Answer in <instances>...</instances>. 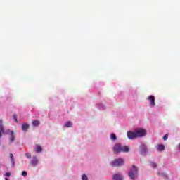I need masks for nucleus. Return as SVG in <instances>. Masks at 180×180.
<instances>
[{"label": "nucleus", "instance_id": "1", "mask_svg": "<svg viewBox=\"0 0 180 180\" xmlns=\"http://www.w3.org/2000/svg\"><path fill=\"white\" fill-rule=\"evenodd\" d=\"M130 148L128 146H122L120 143H117L113 147V151L115 154H119L120 153H129Z\"/></svg>", "mask_w": 180, "mask_h": 180}, {"label": "nucleus", "instance_id": "2", "mask_svg": "<svg viewBox=\"0 0 180 180\" xmlns=\"http://www.w3.org/2000/svg\"><path fill=\"white\" fill-rule=\"evenodd\" d=\"M139 174V168L135 165H132V167L130 169L129 172V176L131 179H135L137 178V175Z\"/></svg>", "mask_w": 180, "mask_h": 180}, {"label": "nucleus", "instance_id": "3", "mask_svg": "<svg viewBox=\"0 0 180 180\" xmlns=\"http://www.w3.org/2000/svg\"><path fill=\"white\" fill-rule=\"evenodd\" d=\"M124 164V160L122 158L115 159L111 162L112 167H120Z\"/></svg>", "mask_w": 180, "mask_h": 180}, {"label": "nucleus", "instance_id": "4", "mask_svg": "<svg viewBox=\"0 0 180 180\" xmlns=\"http://www.w3.org/2000/svg\"><path fill=\"white\" fill-rule=\"evenodd\" d=\"M135 133L136 134V138L144 137V136H146V129H142L136 130Z\"/></svg>", "mask_w": 180, "mask_h": 180}, {"label": "nucleus", "instance_id": "5", "mask_svg": "<svg viewBox=\"0 0 180 180\" xmlns=\"http://www.w3.org/2000/svg\"><path fill=\"white\" fill-rule=\"evenodd\" d=\"M6 134H8L10 136V141L11 143H13L15 141V132L13 131H11L10 129H8L6 131Z\"/></svg>", "mask_w": 180, "mask_h": 180}, {"label": "nucleus", "instance_id": "6", "mask_svg": "<svg viewBox=\"0 0 180 180\" xmlns=\"http://www.w3.org/2000/svg\"><path fill=\"white\" fill-rule=\"evenodd\" d=\"M6 134H8L10 136V141L11 143H13L15 141V132L13 131H11L10 129H8L6 131Z\"/></svg>", "mask_w": 180, "mask_h": 180}, {"label": "nucleus", "instance_id": "7", "mask_svg": "<svg viewBox=\"0 0 180 180\" xmlns=\"http://www.w3.org/2000/svg\"><path fill=\"white\" fill-rule=\"evenodd\" d=\"M148 100L150 102V105L152 107L155 106V96L150 95L148 96Z\"/></svg>", "mask_w": 180, "mask_h": 180}, {"label": "nucleus", "instance_id": "8", "mask_svg": "<svg viewBox=\"0 0 180 180\" xmlns=\"http://www.w3.org/2000/svg\"><path fill=\"white\" fill-rule=\"evenodd\" d=\"M127 137H128V139H130V140L137 139V136H136V131H129L127 132Z\"/></svg>", "mask_w": 180, "mask_h": 180}, {"label": "nucleus", "instance_id": "9", "mask_svg": "<svg viewBox=\"0 0 180 180\" xmlns=\"http://www.w3.org/2000/svg\"><path fill=\"white\" fill-rule=\"evenodd\" d=\"M31 164L34 166L36 167L37 164H39V160L37 159V157L33 156L32 160H31Z\"/></svg>", "mask_w": 180, "mask_h": 180}, {"label": "nucleus", "instance_id": "10", "mask_svg": "<svg viewBox=\"0 0 180 180\" xmlns=\"http://www.w3.org/2000/svg\"><path fill=\"white\" fill-rule=\"evenodd\" d=\"M113 180H123V176L120 174H115L112 176Z\"/></svg>", "mask_w": 180, "mask_h": 180}, {"label": "nucleus", "instance_id": "11", "mask_svg": "<svg viewBox=\"0 0 180 180\" xmlns=\"http://www.w3.org/2000/svg\"><path fill=\"white\" fill-rule=\"evenodd\" d=\"M147 153V146L144 144L141 145V154H146Z\"/></svg>", "mask_w": 180, "mask_h": 180}, {"label": "nucleus", "instance_id": "12", "mask_svg": "<svg viewBox=\"0 0 180 180\" xmlns=\"http://www.w3.org/2000/svg\"><path fill=\"white\" fill-rule=\"evenodd\" d=\"M21 129L22 131H27V130H29V124L27 123L22 124Z\"/></svg>", "mask_w": 180, "mask_h": 180}, {"label": "nucleus", "instance_id": "13", "mask_svg": "<svg viewBox=\"0 0 180 180\" xmlns=\"http://www.w3.org/2000/svg\"><path fill=\"white\" fill-rule=\"evenodd\" d=\"M5 132L4 125L2 124V120H0V137H2V134Z\"/></svg>", "mask_w": 180, "mask_h": 180}, {"label": "nucleus", "instance_id": "14", "mask_svg": "<svg viewBox=\"0 0 180 180\" xmlns=\"http://www.w3.org/2000/svg\"><path fill=\"white\" fill-rule=\"evenodd\" d=\"M43 148L39 145H36L34 151L37 153H41Z\"/></svg>", "mask_w": 180, "mask_h": 180}, {"label": "nucleus", "instance_id": "15", "mask_svg": "<svg viewBox=\"0 0 180 180\" xmlns=\"http://www.w3.org/2000/svg\"><path fill=\"white\" fill-rule=\"evenodd\" d=\"M32 126H34V127H37V126H40V121L35 120L34 121H32Z\"/></svg>", "mask_w": 180, "mask_h": 180}, {"label": "nucleus", "instance_id": "16", "mask_svg": "<svg viewBox=\"0 0 180 180\" xmlns=\"http://www.w3.org/2000/svg\"><path fill=\"white\" fill-rule=\"evenodd\" d=\"M10 160L12 162V167H15V158H13V154L12 153H10Z\"/></svg>", "mask_w": 180, "mask_h": 180}, {"label": "nucleus", "instance_id": "17", "mask_svg": "<svg viewBox=\"0 0 180 180\" xmlns=\"http://www.w3.org/2000/svg\"><path fill=\"white\" fill-rule=\"evenodd\" d=\"M157 150L158 151H164V150H165V146H164V145H158Z\"/></svg>", "mask_w": 180, "mask_h": 180}, {"label": "nucleus", "instance_id": "18", "mask_svg": "<svg viewBox=\"0 0 180 180\" xmlns=\"http://www.w3.org/2000/svg\"><path fill=\"white\" fill-rule=\"evenodd\" d=\"M65 127H72V122L71 121H68L65 123Z\"/></svg>", "mask_w": 180, "mask_h": 180}, {"label": "nucleus", "instance_id": "19", "mask_svg": "<svg viewBox=\"0 0 180 180\" xmlns=\"http://www.w3.org/2000/svg\"><path fill=\"white\" fill-rule=\"evenodd\" d=\"M110 139H111V140H113L114 141L117 140V138L116 137V134H111Z\"/></svg>", "mask_w": 180, "mask_h": 180}, {"label": "nucleus", "instance_id": "20", "mask_svg": "<svg viewBox=\"0 0 180 180\" xmlns=\"http://www.w3.org/2000/svg\"><path fill=\"white\" fill-rule=\"evenodd\" d=\"M150 167H152V168H157V163H155V162H150Z\"/></svg>", "mask_w": 180, "mask_h": 180}, {"label": "nucleus", "instance_id": "21", "mask_svg": "<svg viewBox=\"0 0 180 180\" xmlns=\"http://www.w3.org/2000/svg\"><path fill=\"white\" fill-rule=\"evenodd\" d=\"M82 180H88V176L86 174H83L82 176Z\"/></svg>", "mask_w": 180, "mask_h": 180}, {"label": "nucleus", "instance_id": "22", "mask_svg": "<svg viewBox=\"0 0 180 180\" xmlns=\"http://www.w3.org/2000/svg\"><path fill=\"white\" fill-rule=\"evenodd\" d=\"M22 176H27V172L26 171L22 172Z\"/></svg>", "mask_w": 180, "mask_h": 180}, {"label": "nucleus", "instance_id": "23", "mask_svg": "<svg viewBox=\"0 0 180 180\" xmlns=\"http://www.w3.org/2000/svg\"><path fill=\"white\" fill-rule=\"evenodd\" d=\"M27 158H32V155L30 153H26Z\"/></svg>", "mask_w": 180, "mask_h": 180}, {"label": "nucleus", "instance_id": "24", "mask_svg": "<svg viewBox=\"0 0 180 180\" xmlns=\"http://www.w3.org/2000/svg\"><path fill=\"white\" fill-rule=\"evenodd\" d=\"M168 139V134H165L164 136H163V140H167Z\"/></svg>", "mask_w": 180, "mask_h": 180}, {"label": "nucleus", "instance_id": "25", "mask_svg": "<svg viewBox=\"0 0 180 180\" xmlns=\"http://www.w3.org/2000/svg\"><path fill=\"white\" fill-rule=\"evenodd\" d=\"M13 119L15 120V122H16L17 123L18 122V117H17L15 115H13Z\"/></svg>", "mask_w": 180, "mask_h": 180}, {"label": "nucleus", "instance_id": "26", "mask_svg": "<svg viewBox=\"0 0 180 180\" xmlns=\"http://www.w3.org/2000/svg\"><path fill=\"white\" fill-rule=\"evenodd\" d=\"M6 176H11V173L7 172L5 174Z\"/></svg>", "mask_w": 180, "mask_h": 180}, {"label": "nucleus", "instance_id": "27", "mask_svg": "<svg viewBox=\"0 0 180 180\" xmlns=\"http://www.w3.org/2000/svg\"><path fill=\"white\" fill-rule=\"evenodd\" d=\"M6 180H8V179H6Z\"/></svg>", "mask_w": 180, "mask_h": 180}]
</instances>
